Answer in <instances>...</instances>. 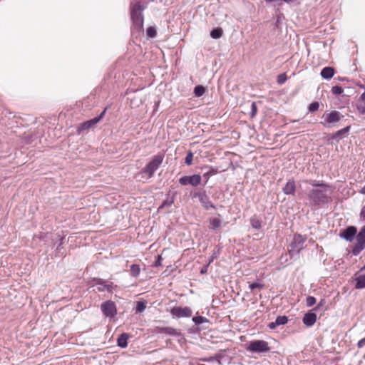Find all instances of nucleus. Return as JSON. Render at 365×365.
Returning a JSON list of instances; mask_svg holds the SVG:
<instances>
[{"mask_svg": "<svg viewBox=\"0 0 365 365\" xmlns=\"http://www.w3.org/2000/svg\"><path fill=\"white\" fill-rule=\"evenodd\" d=\"M101 309L106 317L113 318L117 314L115 303L111 300L103 302L101 304Z\"/></svg>", "mask_w": 365, "mask_h": 365, "instance_id": "obj_9", "label": "nucleus"}, {"mask_svg": "<svg viewBox=\"0 0 365 365\" xmlns=\"http://www.w3.org/2000/svg\"><path fill=\"white\" fill-rule=\"evenodd\" d=\"M63 240H64L63 237L59 238V243L56 246V256H57V257H63L66 256V252H65V251L63 250V247L62 246V245L63 243Z\"/></svg>", "mask_w": 365, "mask_h": 365, "instance_id": "obj_23", "label": "nucleus"}, {"mask_svg": "<svg viewBox=\"0 0 365 365\" xmlns=\"http://www.w3.org/2000/svg\"><path fill=\"white\" fill-rule=\"evenodd\" d=\"M319 108V103L317 101L312 102L308 108L309 112L314 113L317 111Z\"/></svg>", "mask_w": 365, "mask_h": 365, "instance_id": "obj_36", "label": "nucleus"}, {"mask_svg": "<svg viewBox=\"0 0 365 365\" xmlns=\"http://www.w3.org/2000/svg\"><path fill=\"white\" fill-rule=\"evenodd\" d=\"M192 320L196 325H200L204 322H207V319L202 316L193 317Z\"/></svg>", "mask_w": 365, "mask_h": 365, "instance_id": "obj_30", "label": "nucleus"}, {"mask_svg": "<svg viewBox=\"0 0 365 365\" xmlns=\"http://www.w3.org/2000/svg\"><path fill=\"white\" fill-rule=\"evenodd\" d=\"M218 255H219L218 252H214L213 254L212 255L211 259H210L208 264H210L211 262H212L214 259L217 257Z\"/></svg>", "mask_w": 365, "mask_h": 365, "instance_id": "obj_44", "label": "nucleus"}, {"mask_svg": "<svg viewBox=\"0 0 365 365\" xmlns=\"http://www.w3.org/2000/svg\"><path fill=\"white\" fill-rule=\"evenodd\" d=\"M360 217L361 218H362L364 220H365V205L363 206V207L361 208V212H360Z\"/></svg>", "mask_w": 365, "mask_h": 365, "instance_id": "obj_45", "label": "nucleus"}, {"mask_svg": "<svg viewBox=\"0 0 365 365\" xmlns=\"http://www.w3.org/2000/svg\"><path fill=\"white\" fill-rule=\"evenodd\" d=\"M178 181L179 183L182 186L190 185L193 187H197L201 183L202 176L199 174L185 175L181 177Z\"/></svg>", "mask_w": 365, "mask_h": 365, "instance_id": "obj_10", "label": "nucleus"}, {"mask_svg": "<svg viewBox=\"0 0 365 365\" xmlns=\"http://www.w3.org/2000/svg\"><path fill=\"white\" fill-rule=\"evenodd\" d=\"M249 288L252 291V292H254V290L255 289H262L264 288V284H262V283H259V282H253V283H251L250 285H249Z\"/></svg>", "mask_w": 365, "mask_h": 365, "instance_id": "obj_35", "label": "nucleus"}, {"mask_svg": "<svg viewBox=\"0 0 365 365\" xmlns=\"http://www.w3.org/2000/svg\"><path fill=\"white\" fill-rule=\"evenodd\" d=\"M146 308V303L145 302H138L135 312L136 313H142L145 311Z\"/></svg>", "mask_w": 365, "mask_h": 365, "instance_id": "obj_32", "label": "nucleus"}, {"mask_svg": "<svg viewBox=\"0 0 365 365\" xmlns=\"http://www.w3.org/2000/svg\"><path fill=\"white\" fill-rule=\"evenodd\" d=\"M170 314L173 318H188L192 316V312L188 307H174L170 310Z\"/></svg>", "mask_w": 365, "mask_h": 365, "instance_id": "obj_12", "label": "nucleus"}, {"mask_svg": "<svg viewBox=\"0 0 365 365\" xmlns=\"http://www.w3.org/2000/svg\"><path fill=\"white\" fill-rule=\"evenodd\" d=\"M356 240L351 250V253L354 256L359 255L365 249V225L360 229L356 235Z\"/></svg>", "mask_w": 365, "mask_h": 365, "instance_id": "obj_7", "label": "nucleus"}, {"mask_svg": "<svg viewBox=\"0 0 365 365\" xmlns=\"http://www.w3.org/2000/svg\"><path fill=\"white\" fill-rule=\"evenodd\" d=\"M334 72L335 71L334 68L331 66H327L322 68L320 74L323 78L329 80L334 76Z\"/></svg>", "mask_w": 365, "mask_h": 365, "instance_id": "obj_20", "label": "nucleus"}, {"mask_svg": "<svg viewBox=\"0 0 365 365\" xmlns=\"http://www.w3.org/2000/svg\"><path fill=\"white\" fill-rule=\"evenodd\" d=\"M208 265H209V264H207V266L204 267L201 269L200 272H201L202 274H203V273L206 272V271H207V266H208Z\"/></svg>", "mask_w": 365, "mask_h": 365, "instance_id": "obj_47", "label": "nucleus"}, {"mask_svg": "<svg viewBox=\"0 0 365 365\" xmlns=\"http://www.w3.org/2000/svg\"><path fill=\"white\" fill-rule=\"evenodd\" d=\"M106 112V108H105L98 116L81 123L78 127L77 131L81 133L93 127L103 118Z\"/></svg>", "mask_w": 365, "mask_h": 365, "instance_id": "obj_11", "label": "nucleus"}, {"mask_svg": "<svg viewBox=\"0 0 365 365\" xmlns=\"http://www.w3.org/2000/svg\"><path fill=\"white\" fill-rule=\"evenodd\" d=\"M355 288L361 289L365 288V274H361L355 278Z\"/></svg>", "mask_w": 365, "mask_h": 365, "instance_id": "obj_22", "label": "nucleus"}, {"mask_svg": "<svg viewBox=\"0 0 365 365\" xmlns=\"http://www.w3.org/2000/svg\"><path fill=\"white\" fill-rule=\"evenodd\" d=\"M343 115L336 110H333L327 114H324L322 118H324V121L322 122V123L324 126H328L329 124L335 123L339 122Z\"/></svg>", "mask_w": 365, "mask_h": 365, "instance_id": "obj_13", "label": "nucleus"}, {"mask_svg": "<svg viewBox=\"0 0 365 365\" xmlns=\"http://www.w3.org/2000/svg\"><path fill=\"white\" fill-rule=\"evenodd\" d=\"M365 269V264H364V267L362 268V269Z\"/></svg>", "mask_w": 365, "mask_h": 365, "instance_id": "obj_49", "label": "nucleus"}, {"mask_svg": "<svg viewBox=\"0 0 365 365\" xmlns=\"http://www.w3.org/2000/svg\"><path fill=\"white\" fill-rule=\"evenodd\" d=\"M144 8L140 2H135L130 6V17L133 23L132 29L140 32L143 29V11Z\"/></svg>", "mask_w": 365, "mask_h": 365, "instance_id": "obj_3", "label": "nucleus"}, {"mask_svg": "<svg viewBox=\"0 0 365 365\" xmlns=\"http://www.w3.org/2000/svg\"><path fill=\"white\" fill-rule=\"evenodd\" d=\"M158 333L165 334L172 336H181L182 333L180 330L170 327H158Z\"/></svg>", "mask_w": 365, "mask_h": 365, "instance_id": "obj_15", "label": "nucleus"}, {"mask_svg": "<svg viewBox=\"0 0 365 365\" xmlns=\"http://www.w3.org/2000/svg\"><path fill=\"white\" fill-rule=\"evenodd\" d=\"M221 221L220 219L214 217L210 219L209 228L213 230H217L220 227Z\"/></svg>", "mask_w": 365, "mask_h": 365, "instance_id": "obj_26", "label": "nucleus"}, {"mask_svg": "<svg viewBox=\"0 0 365 365\" xmlns=\"http://www.w3.org/2000/svg\"><path fill=\"white\" fill-rule=\"evenodd\" d=\"M129 334L127 333H122L117 339V345L120 348H126L128 346V339Z\"/></svg>", "mask_w": 365, "mask_h": 365, "instance_id": "obj_21", "label": "nucleus"}, {"mask_svg": "<svg viewBox=\"0 0 365 365\" xmlns=\"http://www.w3.org/2000/svg\"><path fill=\"white\" fill-rule=\"evenodd\" d=\"M359 192L362 195H365V185L361 187Z\"/></svg>", "mask_w": 365, "mask_h": 365, "instance_id": "obj_46", "label": "nucleus"}, {"mask_svg": "<svg viewBox=\"0 0 365 365\" xmlns=\"http://www.w3.org/2000/svg\"><path fill=\"white\" fill-rule=\"evenodd\" d=\"M287 79V75L285 73H282L277 76V82L279 84L282 85L286 82Z\"/></svg>", "mask_w": 365, "mask_h": 365, "instance_id": "obj_39", "label": "nucleus"}, {"mask_svg": "<svg viewBox=\"0 0 365 365\" xmlns=\"http://www.w3.org/2000/svg\"><path fill=\"white\" fill-rule=\"evenodd\" d=\"M205 169H207V170L202 175V178L205 179L204 185L207 183L210 177L216 175L218 173L217 169L212 166H207L205 168Z\"/></svg>", "mask_w": 365, "mask_h": 365, "instance_id": "obj_19", "label": "nucleus"}, {"mask_svg": "<svg viewBox=\"0 0 365 365\" xmlns=\"http://www.w3.org/2000/svg\"><path fill=\"white\" fill-rule=\"evenodd\" d=\"M162 260H163L162 257L160 255H158L156 257V259H155V262L153 263L154 267H157L160 266L161 263H162Z\"/></svg>", "mask_w": 365, "mask_h": 365, "instance_id": "obj_42", "label": "nucleus"}, {"mask_svg": "<svg viewBox=\"0 0 365 365\" xmlns=\"http://www.w3.org/2000/svg\"><path fill=\"white\" fill-rule=\"evenodd\" d=\"M222 29L220 27H217L210 31V36L214 39H217L222 36Z\"/></svg>", "mask_w": 365, "mask_h": 365, "instance_id": "obj_25", "label": "nucleus"}, {"mask_svg": "<svg viewBox=\"0 0 365 365\" xmlns=\"http://www.w3.org/2000/svg\"><path fill=\"white\" fill-rule=\"evenodd\" d=\"M306 303L307 307H312L316 303V299L314 297L309 296L306 299Z\"/></svg>", "mask_w": 365, "mask_h": 365, "instance_id": "obj_40", "label": "nucleus"}, {"mask_svg": "<svg viewBox=\"0 0 365 365\" xmlns=\"http://www.w3.org/2000/svg\"><path fill=\"white\" fill-rule=\"evenodd\" d=\"M164 155L158 154L152 158L150 161L138 173V175L143 179H150L153 177L155 172L163 163Z\"/></svg>", "mask_w": 365, "mask_h": 365, "instance_id": "obj_2", "label": "nucleus"}, {"mask_svg": "<svg viewBox=\"0 0 365 365\" xmlns=\"http://www.w3.org/2000/svg\"><path fill=\"white\" fill-rule=\"evenodd\" d=\"M248 351L252 353H266L270 350L269 344L264 340H253L250 342L247 348Z\"/></svg>", "mask_w": 365, "mask_h": 365, "instance_id": "obj_6", "label": "nucleus"}, {"mask_svg": "<svg viewBox=\"0 0 365 365\" xmlns=\"http://www.w3.org/2000/svg\"><path fill=\"white\" fill-rule=\"evenodd\" d=\"M174 203V198H168L162 202L161 205L159 207V209H162L165 207H170Z\"/></svg>", "mask_w": 365, "mask_h": 365, "instance_id": "obj_34", "label": "nucleus"}, {"mask_svg": "<svg viewBox=\"0 0 365 365\" xmlns=\"http://www.w3.org/2000/svg\"><path fill=\"white\" fill-rule=\"evenodd\" d=\"M140 272V266L137 264H133L130 268V274L133 277H138Z\"/></svg>", "mask_w": 365, "mask_h": 365, "instance_id": "obj_24", "label": "nucleus"}, {"mask_svg": "<svg viewBox=\"0 0 365 365\" xmlns=\"http://www.w3.org/2000/svg\"><path fill=\"white\" fill-rule=\"evenodd\" d=\"M350 130V126H346L341 130H337L335 133H334L332 138H338L341 137L342 135L346 134Z\"/></svg>", "mask_w": 365, "mask_h": 365, "instance_id": "obj_28", "label": "nucleus"}, {"mask_svg": "<svg viewBox=\"0 0 365 365\" xmlns=\"http://www.w3.org/2000/svg\"><path fill=\"white\" fill-rule=\"evenodd\" d=\"M257 112V105L255 102H253L251 105V111H250V115L252 118L255 117Z\"/></svg>", "mask_w": 365, "mask_h": 365, "instance_id": "obj_41", "label": "nucleus"}, {"mask_svg": "<svg viewBox=\"0 0 365 365\" xmlns=\"http://www.w3.org/2000/svg\"><path fill=\"white\" fill-rule=\"evenodd\" d=\"M356 109L360 114L365 115V102L359 101L356 103Z\"/></svg>", "mask_w": 365, "mask_h": 365, "instance_id": "obj_31", "label": "nucleus"}, {"mask_svg": "<svg viewBox=\"0 0 365 365\" xmlns=\"http://www.w3.org/2000/svg\"><path fill=\"white\" fill-rule=\"evenodd\" d=\"M288 322V317L286 316H278L274 322H270L268 327L270 329H274L277 327L284 325Z\"/></svg>", "mask_w": 365, "mask_h": 365, "instance_id": "obj_18", "label": "nucleus"}, {"mask_svg": "<svg viewBox=\"0 0 365 365\" xmlns=\"http://www.w3.org/2000/svg\"><path fill=\"white\" fill-rule=\"evenodd\" d=\"M331 92L334 95L339 96L342 94L344 89L340 86H335L332 87Z\"/></svg>", "mask_w": 365, "mask_h": 365, "instance_id": "obj_37", "label": "nucleus"}, {"mask_svg": "<svg viewBox=\"0 0 365 365\" xmlns=\"http://www.w3.org/2000/svg\"><path fill=\"white\" fill-rule=\"evenodd\" d=\"M313 187H319L322 189H312L308 194V197L313 202L315 205H321L328 204L331 201V197L327 194V188L331 186L324 182H317L316 180H310L309 182Z\"/></svg>", "mask_w": 365, "mask_h": 365, "instance_id": "obj_1", "label": "nucleus"}, {"mask_svg": "<svg viewBox=\"0 0 365 365\" xmlns=\"http://www.w3.org/2000/svg\"><path fill=\"white\" fill-rule=\"evenodd\" d=\"M322 301H323V300H322V301L320 302V303H319V305H322Z\"/></svg>", "mask_w": 365, "mask_h": 365, "instance_id": "obj_48", "label": "nucleus"}, {"mask_svg": "<svg viewBox=\"0 0 365 365\" xmlns=\"http://www.w3.org/2000/svg\"><path fill=\"white\" fill-rule=\"evenodd\" d=\"M192 198L197 197L202 206L205 210H210L211 208L215 209V206L214 204L210 200V197L207 195L205 190L201 191H195L190 193Z\"/></svg>", "mask_w": 365, "mask_h": 365, "instance_id": "obj_8", "label": "nucleus"}, {"mask_svg": "<svg viewBox=\"0 0 365 365\" xmlns=\"http://www.w3.org/2000/svg\"><path fill=\"white\" fill-rule=\"evenodd\" d=\"M146 33L147 35L150 38H154L157 35L156 29L153 26L148 27L147 29Z\"/></svg>", "mask_w": 365, "mask_h": 365, "instance_id": "obj_38", "label": "nucleus"}, {"mask_svg": "<svg viewBox=\"0 0 365 365\" xmlns=\"http://www.w3.org/2000/svg\"><path fill=\"white\" fill-rule=\"evenodd\" d=\"M250 224L251 226L255 230H259L262 227V222L255 217L251 218Z\"/></svg>", "mask_w": 365, "mask_h": 365, "instance_id": "obj_29", "label": "nucleus"}, {"mask_svg": "<svg viewBox=\"0 0 365 365\" xmlns=\"http://www.w3.org/2000/svg\"><path fill=\"white\" fill-rule=\"evenodd\" d=\"M92 287H96V289L100 292H109L112 293L113 289L116 288L117 286L108 280H105L100 278H93L91 281Z\"/></svg>", "mask_w": 365, "mask_h": 365, "instance_id": "obj_5", "label": "nucleus"}, {"mask_svg": "<svg viewBox=\"0 0 365 365\" xmlns=\"http://www.w3.org/2000/svg\"><path fill=\"white\" fill-rule=\"evenodd\" d=\"M307 237L300 234H294L293 240L290 244V250H289V255L291 257H294L299 255V252L304 250L306 247L305 242Z\"/></svg>", "mask_w": 365, "mask_h": 365, "instance_id": "obj_4", "label": "nucleus"}, {"mask_svg": "<svg viewBox=\"0 0 365 365\" xmlns=\"http://www.w3.org/2000/svg\"><path fill=\"white\" fill-rule=\"evenodd\" d=\"M357 229L354 226H349L341 230L339 236L348 242H352L357 235Z\"/></svg>", "mask_w": 365, "mask_h": 365, "instance_id": "obj_14", "label": "nucleus"}, {"mask_svg": "<svg viewBox=\"0 0 365 365\" xmlns=\"http://www.w3.org/2000/svg\"><path fill=\"white\" fill-rule=\"evenodd\" d=\"M282 191L285 195H294L296 191V184L294 179H290L287 181L284 187L282 188Z\"/></svg>", "mask_w": 365, "mask_h": 365, "instance_id": "obj_17", "label": "nucleus"}, {"mask_svg": "<svg viewBox=\"0 0 365 365\" xmlns=\"http://www.w3.org/2000/svg\"><path fill=\"white\" fill-rule=\"evenodd\" d=\"M365 345V337L359 340L357 343V347L359 349L362 348Z\"/></svg>", "mask_w": 365, "mask_h": 365, "instance_id": "obj_43", "label": "nucleus"}, {"mask_svg": "<svg viewBox=\"0 0 365 365\" xmlns=\"http://www.w3.org/2000/svg\"><path fill=\"white\" fill-rule=\"evenodd\" d=\"M302 321L307 327H312L317 321V314L309 311L304 314Z\"/></svg>", "mask_w": 365, "mask_h": 365, "instance_id": "obj_16", "label": "nucleus"}, {"mask_svg": "<svg viewBox=\"0 0 365 365\" xmlns=\"http://www.w3.org/2000/svg\"><path fill=\"white\" fill-rule=\"evenodd\" d=\"M193 160V153L191 150H189L187 153V155L185 158V163L187 165H190L192 163Z\"/></svg>", "mask_w": 365, "mask_h": 365, "instance_id": "obj_33", "label": "nucleus"}, {"mask_svg": "<svg viewBox=\"0 0 365 365\" xmlns=\"http://www.w3.org/2000/svg\"><path fill=\"white\" fill-rule=\"evenodd\" d=\"M205 87L202 85H198L194 88L193 93L195 97H201L205 93Z\"/></svg>", "mask_w": 365, "mask_h": 365, "instance_id": "obj_27", "label": "nucleus"}]
</instances>
